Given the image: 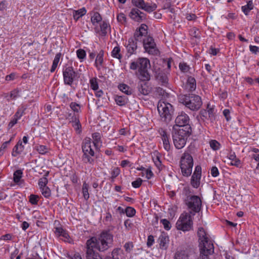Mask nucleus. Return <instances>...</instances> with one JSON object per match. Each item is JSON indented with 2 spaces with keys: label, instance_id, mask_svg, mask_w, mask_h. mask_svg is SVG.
Returning <instances> with one entry per match:
<instances>
[{
  "label": "nucleus",
  "instance_id": "obj_12",
  "mask_svg": "<svg viewBox=\"0 0 259 259\" xmlns=\"http://www.w3.org/2000/svg\"><path fill=\"white\" fill-rule=\"evenodd\" d=\"M63 76L64 84L69 85H71L78 78L77 73L72 66H65L63 68Z\"/></svg>",
  "mask_w": 259,
  "mask_h": 259
},
{
  "label": "nucleus",
  "instance_id": "obj_63",
  "mask_svg": "<svg viewBox=\"0 0 259 259\" xmlns=\"http://www.w3.org/2000/svg\"><path fill=\"white\" fill-rule=\"evenodd\" d=\"M249 50L252 53L255 54H256L257 53H259V47L255 46H251L250 45L249 46Z\"/></svg>",
  "mask_w": 259,
  "mask_h": 259
},
{
  "label": "nucleus",
  "instance_id": "obj_1",
  "mask_svg": "<svg viewBox=\"0 0 259 259\" xmlns=\"http://www.w3.org/2000/svg\"><path fill=\"white\" fill-rule=\"evenodd\" d=\"M113 235L110 230H103L100 234L87 241V259H103L95 249L100 252L107 250L112 247Z\"/></svg>",
  "mask_w": 259,
  "mask_h": 259
},
{
  "label": "nucleus",
  "instance_id": "obj_11",
  "mask_svg": "<svg viewBox=\"0 0 259 259\" xmlns=\"http://www.w3.org/2000/svg\"><path fill=\"white\" fill-rule=\"evenodd\" d=\"M186 204L191 210L190 213L194 215L195 213L199 212L201 209L202 201L198 196L193 195L187 198Z\"/></svg>",
  "mask_w": 259,
  "mask_h": 259
},
{
  "label": "nucleus",
  "instance_id": "obj_36",
  "mask_svg": "<svg viewBox=\"0 0 259 259\" xmlns=\"http://www.w3.org/2000/svg\"><path fill=\"white\" fill-rule=\"evenodd\" d=\"M22 174L23 172L21 169H18L14 172L13 175V180L15 183L18 184L20 182V179L22 177Z\"/></svg>",
  "mask_w": 259,
  "mask_h": 259
},
{
  "label": "nucleus",
  "instance_id": "obj_30",
  "mask_svg": "<svg viewBox=\"0 0 259 259\" xmlns=\"http://www.w3.org/2000/svg\"><path fill=\"white\" fill-rule=\"evenodd\" d=\"M140 10L138 8H133L130 13V17L135 21L140 22V17H139Z\"/></svg>",
  "mask_w": 259,
  "mask_h": 259
},
{
  "label": "nucleus",
  "instance_id": "obj_54",
  "mask_svg": "<svg viewBox=\"0 0 259 259\" xmlns=\"http://www.w3.org/2000/svg\"><path fill=\"white\" fill-rule=\"evenodd\" d=\"M190 34L191 36L196 38H199L200 37L198 30L195 27H194L191 29Z\"/></svg>",
  "mask_w": 259,
  "mask_h": 259
},
{
  "label": "nucleus",
  "instance_id": "obj_59",
  "mask_svg": "<svg viewBox=\"0 0 259 259\" xmlns=\"http://www.w3.org/2000/svg\"><path fill=\"white\" fill-rule=\"evenodd\" d=\"M211 175L213 177H216L219 175L218 168L216 166H213L211 169Z\"/></svg>",
  "mask_w": 259,
  "mask_h": 259
},
{
  "label": "nucleus",
  "instance_id": "obj_20",
  "mask_svg": "<svg viewBox=\"0 0 259 259\" xmlns=\"http://www.w3.org/2000/svg\"><path fill=\"white\" fill-rule=\"evenodd\" d=\"M147 80H140L138 84V89L139 93L143 95H147L150 92L149 88L148 86L147 83L145 81Z\"/></svg>",
  "mask_w": 259,
  "mask_h": 259
},
{
  "label": "nucleus",
  "instance_id": "obj_7",
  "mask_svg": "<svg viewBox=\"0 0 259 259\" xmlns=\"http://www.w3.org/2000/svg\"><path fill=\"white\" fill-rule=\"evenodd\" d=\"M157 110L162 121L168 123L171 120L174 109L171 104L159 101L157 105Z\"/></svg>",
  "mask_w": 259,
  "mask_h": 259
},
{
  "label": "nucleus",
  "instance_id": "obj_9",
  "mask_svg": "<svg viewBox=\"0 0 259 259\" xmlns=\"http://www.w3.org/2000/svg\"><path fill=\"white\" fill-rule=\"evenodd\" d=\"M180 166L183 176L189 177L191 175L193 166V159L188 152H185L181 157Z\"/></svg>",
  "mask_w": 259,
  "mask_h": 259
},
{
  "label": "nucleus",
  "instance_id": "obj_18",
  "mask_svg": "<svg viewBox=\"0 0 259 259\" xmlns=\"http://www.w3.org/2000/svg\"><path fill=\"white\" fill-rule=\"evenodd\" d=\"M160 134L161 136L163 148L166 151H169L170 149L169 136L167 135L166 132L163 130H161V132H160Z\"/></svg>",
  "mask_w": 259,
  "mask_h": 259
},
{
  "label": "nucleus",
  "instance_id": "obj_62",
  "mask_svg": "<svg viewBox=\"0 0 259 259\" xmlns=\"http://www.w3.org/2000/svg\"><path fill=\"white\" fill-rule=\"evenodd\" d=\"M19 119L17 118L16 117L14 116V117L12 118V119L11 120V121L9 122L8 124V126L9 128H12L15 124H16L17 123V121Z\"/></svg>",
  "mask_w": 259,
  "mask_h": 259
},
{
  "label": "nucleus",
  "instance_id": "obj_57",
  "mask_svg": "<svg viewBox=\"0 0 259 259\" xmlns=\"http://www.w3.org/2000/svg\"><path fill=\"white\" fill-rule=\"evenodd\" d=\"M155 165L159 169L162 168V163L159 156H156L155 159H153Z\"/></svg>",
  "mask_w": 259,
  "mask_h": 259
},
{
  "label": "nucleus",
  "instance_id": "obj_2",
  "mask_svg": "<svg viewBox=\"0 0 259 259\" xmlns=\"http://www.w3.org/2000/svg\"><path fill=\"white\" fill-rule=\"evenodd\" d=\"M148 26L145 24H142L135 32V38L136 41L142 42L144 48L147 53L151 55H157L158 50L156 48V44L153 38L147 36Z\"/></svg>",
  "mask_w": 259,
  "mask_h": 259
},
{
  "label": "nucleus",
  "instance_id": "obj_27",
  "mask_svg": "<svg viewBox=\"0 0 259 259\" xmlns=\"http://www.w3.org/2000/svg\"><path fill=\"white\" fill-rule=\"evenodd\" d=\"M87 13L85 8H82L78 10L73 12V17L75 21H77L80 17L84 16Z\"/></svg>",
  "mask_w": 259,
  "mask_h": 259
},
{
  "label": "nucleus",
  "instance_id": "obj_43",
  "mask_svg": "<svg viewBox=\"0 0 259 259\" xmlns=\"http://www.w3.org/2000/svg\"><path fill=\"white\" fill-rule=\"evenodd\" d=\"M179 68L181 71L184 73L188 72L190 70L189 66L185 62L180 63Z\"/></svg>",
  "mask_w": 259,
  "mask_h": 259
},
{
  "label": "nucleus",
  "instance_id": "obj_23",
  "mask_svg": "<svg viewBox=\"0 0 259 259\" xmlns=\"http://www.w3.org/2000/svg\"><path fill=\"white\" fill-rule=\"evenodd\" d=\"M228 158L231 160V165L235 166L237 167H239L241 164V161L236 157V154L234 152H230L228 155Z\"/></svg>",
  "mask_w": 259,
  "mask_h": 259
},
{
  "label": "nucleus",
  "instance_id": "obj_56",
  "mask_svg": "<svg viewBox=\"0 0 259 259\" xmlns=\"http://www.w3.org/2000/svg\"><path fill=\"white\" fill-rule=\"evenodd\" d=\"M120 174V169L118 167L114 168L111 172V178L113 180Z\"/></svg>",
  "mask_w": 259,
  "mask_h": 259
},
{
  "label": "nucleus",
  "instance_id": "obj_22",
  "mask_svg": "<svg viewBox=\"0 0 259 259\" xmlns=\"http://www.w3.org/2000/svg\"><path fill=\"white\" fill-rule=\"evenodd\" d=\"M93 139V144L97 150H99L102 146L101 136L100 133H95L92 134Z\"/></svg>",
  "mask_w": 259,
  "mask_h": 259
},
{
  "label": "nucleus",
  "instance_id": "obj_14",
  "mask_svg": "<svg viewBox=\"0 0 259 259\" xmlns=\"http://www.w3.org/2000/svg\"><path fill=\"white\" fill-rule=\"evenodd\" d=\"M132 4L139 9H141L144 11L151 13L156 10L157 6L156 4L150 5L146 3L144 0H132Z\"/></svg>",
  "mask_w": 259,
  "mask_h": 259
},
{
  "label": "nucleus",
  "instance_id": "obj_29",
  "mask_svg": "<svg viewBox=\"0 0 259 259\" xmlns=\"http://www.w3.org/2000/svg\"><path fill=\"white\" fill-rule=\"evenodd\" d=\"M115 101L119 106L125 105L128 102V98L126 96H116Z\"/></svg>",
  "mask_w": 259,
  "mask_h": 259
},
{
  "label": "nucleus",
  "instance_id": "obj_21",
  "mask_svg": "<svg viewBox=\"0 0 259 259\" xmlns=\"http://www.w3.org/2000/svg\"><path fill=\"white\" fill-rule=\"evenodd\" d=\"M158 242L160 248L166 249L169 242L168 235L166 233L162 232L159 237Z\"/></svg>",
  "mask_w": 259,
  "mask_h": 259
},
{
  "label": "nucleus",
  "instance_id": "obj_42",
  "mask_svg": "<svg viewBox=\"0 0 259 259\" xmlns=\"http://www.w3.org/2000/svg\"><path fill=\"white\" fill-rule=\"evenodd\" d=\"M103 56H104V51L103 50H100L99 53L98 54L96 59L95 64H97L99 63L100 65H101L103 62Z\"/></svg>",
  "mask_w": 259,
  "mask_h": 259
},
{
  "label": "nucleus",
  "instance_id": "obj_44",
  "mask_svg": "<svg viewBox=\"0 0 259 259\" xmlns=\"http://www.w3.org/2000/svg\"><path fill=\"white\" fill-rule=\"evenodd\" d=\"M125 212L128 217H132L136 213V210L130 206L127 207L125 209Z\"/></svg>",
  "mask_w": 259,
  "mask_h": 259
},
{
  "label": "nucleus",
  "instance_id": "obj_8",
  "mask_svg": "<svg viewBox=\"0 0 259 259\" xmlns=\"http://www.w3.org/2000/svg\"><path fill=\"white\" fill-rule=\"evenodd\" d=\"M83 155L82 160L84 163L93 164L94 162L95 153L92 148V142L90 138H85L81 146Z\"/></svg>",
  "mask_w": 259,
  "mask_h": 259
},
{
  "label": "nucleus",
  "instance_id": "obj_45",
  "mask_svg": "<svg viewBox=\"0 0 259 259\" xmlns=\"http://www.w3.org/2000/svg\"><path fill=\"white\" fill-rule=\"evenodd\" d=\"M42 194L46 198H49L51 196V190L48 187H45L40 188Z\"/></svg>",
  "mask_w": 259,
  "mask_h": 259
},
{
  "label": "nucleus",
  "instance_id": "obj_55",
  "mask_svg": "<svg viewBox=\"0 0 259 259\" xmlns=\"http://www.w3.org/2000/svg\"><path fill=\"white\" fill-rule=\"evenodd\" d=\"M11 140L4 142L0 147V157L4 154L5 150L7 148V146L10 144Z\"/></svg>",
  "mask_w": 259,
  "mask_h": 259
},
{
  "label": "nucleus",
  "instance_id": "obj_17",
  "mask_svg": "<svg viewBox=\"0 0 259 259\" xmlns=\"http://www.w3.org/2000/svg\"><path fill=\"white\" fill-rule=\"evenodd\" d=\"M137 42H139V41H136L135 40V34L133 37H131L128 39V43L126 46V49L127 53L129 54V56L135 54L137 49Z\"/></svg>",
  "mask_w": 259,
  "mask_h": 259
},
{
  "label": "nucleus",
  "instance_id": "obj_16",
  "mask_svg": "<svg viewBox=\"0 0 259 259\" xmlns=\"http://www.w3.org/2000/svg\"><path fill=\"white\" fill-rule=\"evenodd\" d=\"M154 72L157 80L161 82L162 84L167 83L168 78L167 74L164 70L157 68V66H154Z\"/></svg>",
  "mask_w": 259,
  "mask_h": 259
},
{
  "label": "nucleus",
  "instance_id": "obj_53",
  "mask_svg": "<svg viewBox=\"0 0 259 259\" xmlns=\"http://www.w3.org/2000/svg\"><path fill=\"white\" fill-rule=\"evenodd\" d=\"M142 182L143 181L141 178H138L132 183V186L135 188H139L141 186Z\"/></svg>",
  "mask_w": 259,
  "mask_h": 259
},
{
  "label": "nucleus",
  "instance_id": "obj_26",
  "mask_svg": "<svg viewBox=\"0 0 259 259\" xmlns=\"http://www.w3.org/2000/svg\"><path fill=\"white\" fill-rule=\"evenodd\" d=\"M100 27L102 36L106 35L108 30L110 29L109 23L106 21H102L100 24Z\"/></svg>",
  "mask_w": 259,
  "mask_h": 259
},
{
  "label": "nucleus",
  "instance_id": "obj_35",
  "mask_svg": "<svg viewBox=\"0 0 259 259\" xmlns=\"http://www.w3.org/2000/svg\"><path fill=\"white\" fill-rule=\"evenodd\" d=\"M253 5L252 1L247 2L246 5L242 6L241 9L244 13L247 15L249 11L253 9Z\"/></svg>",
  "mask_w": 259,
  "mask_h": 259
},
{
  "label": "nucleus",
  "instance_id": "obj_47",
  "mask_svg": "<svg viewBox=\"0 0 259 259\" xmlns=\"http://www.w3.org/2000/svg\"><path fill=\"white\" fill-rule=\"evenodd\" d=\"M39 199V197L37 195L31 194L29 196V202L33 205L37 204Z\"/></svg>",
  "mask_w": 259,
  "mask_h": 259
},
{
  "label": "nucleus",
  "instance_id": "obj_25",
  "mask_svg": "<svg viewBox=\"0 0 259 259\" xmlns=\"http://www.w3.org/2000/svg\"><path fill=\"white\" fill-rule=\"evenodd\" d=\"M190 253L188 250L177 251L175 255V259H189Z\"/></svg>",
  "mask_w": 259,
  "mask_h": 259
},
{
  "label": "nucleus",
  "instance_id": "obj_4",
  "mask_svg": "<svg viewBox=\"0 0 259 259\" xmlns=\"http://www.w3.org/2000/svg\"><path fill=\"white\" fill-rule=\"evenodd\" d=\"M150 67V61L146 58H139L137 60L132 62L130 64L132 70L138 69L137 75L140 80H149L150 75L148 69Z\"/></svg>",
  "mask_w": 259,
  "mask_h": 259
},
{
  "label": "nucleus",
  "instance_id": "obj_48",
  "mask_svg": "<svg viewBox=\"0 0 259 259\" xmlns=\"http://www.w3.org/2000/svg\"><path fill=\"white\" fill-rule=\"evenodd\" d=\"M160 222L163 225V227L166 230H169L170 229L171 226L170 222L166 219H162L160 221Z\"/></svg>",
  "mask_w": 259,
  "mask_h": 259
},
{
  "label": "nucleus",
  "instance_id": "obj_49",
  "mask_svg": "<svg viewBox=\"0 0 259 259\" xmlns=\"http://www.w3.org/2000/svg\"><path fill=\"white\" fill-rule=\"evenodd\" d=\"M36 150L39 152V153L41 154H45L48 152V149L46 146L39 145L37 146Z\"/></svg>",
  "mask_w": 259,
  "mask_h": 259
},
{
  "label": "nucleus",
  "instance_id": "obj_33",
  "mask_svg": "<svg viewBox=\"0 0 259 259\" xmlns=\"http://www.w3.org/2000/svg\"><path fill=\"white\" fill-rule=\"evenodd\" d=\"M89 189V185L86 182H84L82 185V191L83 198L85 200H88L90 197Z\"/></svg>",
  "mask_w": 259,
  "mask_h": 259
},
{
  "label": "nucleus",
  "instance_id": "obj_58",
  "mask_svg": "<svg viewBox=\"0 0 259 259\" xmlns=\"http://www.w3.org/2000/svg\"><path fill=\"white\" fill-rule=\"evenodd\" d=\"M154 242V238L153 235H149L148 236L147 245L148 247H151Z\"/></svg>",
  "mask_w": 259,
  "mask_h": 259
},
{
  "label": "nucleus",
  "instance_id": "obj_51",
  "mask_svg": "<svg viewBox=\"0 0 259 259\" xmlns=\"http://www.w3.org/2000/svg\"><path fill=\"white\" fill-rule=\"evenodd\" d=\"M134 247L133 243L132 242H128L125 243L124 245V248L127 252H130Z\"/></svg>",
  "mask_w": 259,
  "mask_h": 259
},
{
  "label": "nucleus",
  "instance_id": "obj_31",
  "mask_svg": "<svg viewBox=\"0 0 259 259\" xmlns=\"http://www.w3.org/2000/svg\"><path fill=\"white\" fill-rule=\"evenodd\" d=\"M61 55L62 54L61 53H58L56 55L55 58L53 60L51 68L50 69L51 72H54L56 70L59 63V62L60 61V59L61 58Z\"/></svg>",
  "mask_w": 259,
  "mask_h": 259
},
{
  "label": "nucleus",
  "instance_id": "obj_37",
  "mask_svg": "<svg viewBox=\"0 0 259 259\" xmlns=\"http://www.w3.org/2000/svg\"><path fill=\"white\" fill-rule=\"evenodd\" d=\"M49 174V171H47L44 175V177L39 179L38 181V185L40 188L46 187L47 184H48V181L47 178V177L48 176Z\"/></svg>",
  "mask_w": 259,
  "mask_h": 259
},
{
  "label": "nucleus",
  "instance_id": "obj_41",
  "mask_svg": "<svg viewBox=\"0 0 259 259\" xmlns=\"http://www.w3.org/2000/svg\"><path fill=\"white\" fill-rule=\"evenodd\" d=\"M90 83L91 88L94 91H97L99 89L98 83L97 82V78L94 77L90 80Z\"/></svg>",
  "mask_w": 259,
  "mask_h": 259
},
{
  "label": "nucleus",
  "instance_id": "obj_38",
  "mask_svg": "<svg viewBox=\"0 0 259 259\" xmlns=\"http://www.w3.org/2000/svg\"><path fill=\"white\" fill-rule=\"evenodd\" d=\"M119 250L120 249L118 248L114 249L111 254L107 255L105 259H120L118 254Z\"/></svg>",
  "mask_w": 259,
  "mask_h": 259
},
{
  "label": "nucleus",
  "instance_id": "obj_61",
  "mask_svg": "<svg viewBox=\"0 0 259 259\" xmlns=\"http://www.w3.org/2000/svg\"><path fill=\"white\" fill-rule=\"evenodd\" d=\"M18 96V91L17 90H14L10 92V99H15Z\"/></svg>",
  "mask_w": 259,
  "mask_h": 259
},
{
  "label": "nucleus",
  "instance_id": "obj_10",
  "mask_svg": "<svg viewBox=\"0 0 259 259\" xmlns=\"http://www.w3.org/2000/svg\"><path fill=\"white\" fill-rule=\"evenodd\" d=\"M176 227L178 230L188 231L192 227L191 217L188 213L182 214L179 220L176 223Z\"/></svg>",
  "mask_w": 259,
  "mask_h": 259
},
{
  "label": "nucleus",
  "instance_id": "obj_3",
  "mask_svg": "<svg viewBox=\"0 0 259 259\" xmlns=\"http://www.w3.org/2000/svg\"><path fill=\"white\" fill-rule=\"evenodd\" d=\"M199 247L201 259H209L208 255L214 252V246L212 240L209 238V235L202 227L198 229Z\"/></svg>",
  "mask_w": 259,
  "mask_h": 259
},
{
  "label": "nucleus",
  "instance_id": "obj_5",
  "mask_svg": "<svg viewBox=\"0 0 259 259\" xmlns=\"http://www.w3.org/2000/svg\"><path fill=\"white\" fill-rule=\"evenodd\" d=\"M179 100L180 103L192 111L199 110L202 105L201 97L193 94L181 95L179 97Z\"/></svg>",
  "mask_w": 259,
  "mask_h": 259
},
{
  "label": "nucleus",
  "instance_id": "obj_34",
  "mask_svg": "<svg viewBox=\"0 0 259 259\" xmlns=\"http://www.w3.org/2000/svg\"><path fill=\"white\" fill-rule=\"evenodd\" d=\"M120 52V47L119 46L115 47L111 52V55L113 58H117L120 60L122 58V56Z\"/></svg>",
  "mask_w": 259,
  "mask_h": 259
},
{
  "label": "nucleus",
  "instance_id": "obj_24",
  "mask_svg": "<svg viewBox=\"0 0 259 259\" xmlns=\"http://www.w3.org/2000/svg\"><path fill=\"white\" fill-rule=\"evenodd\" d=\"M23 150L24 146L22 145V142L21 141H19L13 148L12 155L14 157H16L18 155L21 154Z\"/></svg>",
  "mask_w": 259,
  "mask_h": 259
},
{
  "label": "nucleus",
  "instance_id": "obj_40",
  "mask_svg": "<svg viewBox=\"0 0 259 259\" xmlns=\"http://www.w3.org/2000/svg\"><path fill=\"white\" fill-rule=\"evenodd\" d=\"M26 109V107L23 105L21 106L18 109L17 111L16 112L14 115L15 117H16L19 119L22 116V115L25 113V111Z\"/></svg>",
  "mask_w": 259,
  "mask_h": 259
},
{
  "label": "nucleus",
  "instance_id": "obj_15",
  "mask_svg": "<svg viewBox=\"0 0 259 259\" xmlns=\"http://www.w3.org/2000/svg\"><path fill=\"white\" fill-rule=\"evenodd\" d=\"M201 177V167L200 165H197L191 179V184L193 188H197L199 187Z\"/></svg>",
  "mask_w": 259,
  "mask_h": 259
},
{
  "label": "nucleus",
  "instance_id": "obj_28",
  "mask_svg": "<svg viewBox=\"0 0 259 259\" xmlns=\"http://www.w3.org/2000/svg\"><path fill=\"white\" fill-rule=\"evenodd\" d=\"M91 19L92 24L94 26H97L100 22H102V18L100 14L96 12L93 13Z\"/></svg>",
  "mask_w": 259,
  "mask_h": 259
},
{
  "label": "nucleus",
  "instance_id": "obj_6",
  "mask_svg": "<svg viewBox=\"0 0 259 259\" xmlns=\"http://www.w3.org/2000/svg\"><path fill=\"white\" fill-rule=\"evenodd\" d=\"M191 127L187 126L183 128H179L172 135L174 144L177 149H180L185 146L187 138L191 134Z\"/></svg>",
  "mask_w": 259,
  "mask_h": 259
},
{
  "label": "nucleus",
  "instance_id": "obj_13",
  "mask_svg": "<svg viewBox=\"0 0 259 259\" xmlns=\"http://www.w3.org/2000/svg\"><path fill=\"white\" fill-rule=\"evenodd\" d=\"M190 118L189 116L184 112H181L179 113L178 115L175 119V125L174 126V128L175 126H179L180 128H183L186 126H191L189 124Z\"/></svg>",
  "mask_w": 259,
  "mask_h": 259
},
{
  "label": "nucleus",
  "instance_id": "obj_52",
  "mask_svg": "<svg viewBox=\"0 0 259 259\" xmlns=\"http://www.w3.org/2000/svg\"><path fill=\"white\" fill-rule=\"evenodd\" d=\"M210 146L214 150H217L220 148V144L215 140H211L210 142Z\"/></svg>",
  "mask_w": 259,
  "mask_h": 259
},
{
  "label": "nucleus",
  "instance_id": "obj_32",
  "mask_svg": "<svg viewBox=\"0 0 259 259\" xmlns=\"http://www.w3.org/2000/svg\"><path fill=\"white\" fill-rule=\"evenodd\" d=\"M70 122L72 123V126L76 131L79 130L80 127H81V125L79 122V120L76 115H73Z\"/></svg>",
  "mask_w": 259,
  "mask_h": 259
},
{
  "label": "nucleus",
  "instance_id": "obj_46",
  "mask_svg": "<svg viewBox=\"0 0 259 259\" xmlns=\"http://www.w3.org/2000/svg\"><path fill=\"white\" fill-rule=\"evenodd\" d=\"M70 107L75 112L79 113L80 111V106L75 102H71L70 104Z\"/></svg>",
  "mask_w": 259,
  "mask_h": 259
},
{
  "label": "nucleus",
  "instance_id": "obj_50",
  "mask_svg": "<svg viewBox=\"0 0 259 259\" xmlns=\"http://www.w3.org/2000/svg\"><path fill=\"white\" fill-rule=\"evenodd\" d=\"M77 57L79 59H83L86 56V53L83 49H79L76 51Z\"/></svg>",
  "mask_w": 259,
  "mask_h": 259
},
{
  "label": "nucleus",
  "instance_id": "obj_19",
  "mask_svg": "<svg viewBox=\"0 0 259 259\" xmlns=\"http://www.w3.org/2000/svg\"><path fill=\"white\" fill-rule=\"evenodd\" d=\"M196 88V81L195 79L191 76L188 77L185 85V89L188 92H193Z\"/></svg>",
  "mask_w": 259,
  "mask_h": 259
},
{
  "label": "nucleus",
  "instance_id": "obj_39",
  "mask_svg": "<svg viewBox=\"0 0 259 259\" xmlns=\"http://www.w3.org/2000/svg\"><path fill=\"white\" fill-rule=\"evenodd\" d=\"M118 89L121 91L122 92L125 93L126 95H131L132 94L131 90H130V87L124 83L120 84L118 85Z\"/></svg>",
  "mask_w": 259,
  "mask_h": 259
},
{
  "label": "nucleus",
  "instance_id": "obj_60",
  "mask_svg": "<svg viewBox=\"0 0 259 259\" xmlns=\"http://www.w3.org/2000/svg\"><path fill=\"white\" fill-rule=\"evenodd\" d=\"M207 113L209 118L214 117V108L209 107V105L207 104Z\"/></svg>",
  "mask_w": 259,
  "mask_h": 259
},
{
  "label": "nucleus",
  "instance_id": "obj_64",
  "mask_svg": "<svg viewBox=\"0 0 259 259\" xmlns=\"http://www.w3.org/2000/svg\"><path fill=\"white\" fill-rule=\"evenodd\" d=\"M117 20L121 23L125 22L126 17L123 13L119 14L117 17Z\"/></svg>",
  "mask_w": 259,
  "mask_h": 259
}]
</instances>
